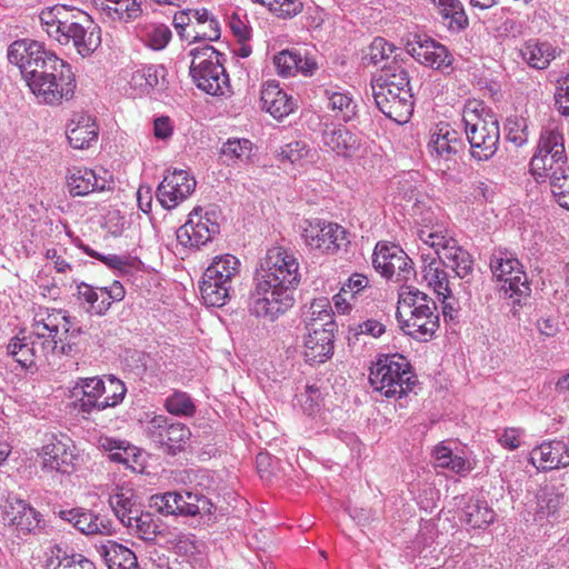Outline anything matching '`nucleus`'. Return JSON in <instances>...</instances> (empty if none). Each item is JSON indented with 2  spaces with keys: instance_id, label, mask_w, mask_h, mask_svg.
<instances>
[{
  "instance_id": "f257e3e1",
  "label": "nucleus",
  "mask_w": 569,
  "mask_h": 569,
  "mask_svg": "<svg viewBox=\"0 0 569 569\" xmlns=\"http://www.w3.org/2000/svg\"><path fill=\"white\" fill-rule=\"evenodd\" d=\"M299 281L297 259L282 248L269 249L256 272L254 288L248 297L250 313L271 321L278 319L293 306V291Z\"/></svg>"
},
{
  "instance_id": "f03ea898",
  "label": "nucleus",
  "mask_w": 569,
  "mask_h": 569,
  "mask_svg": "<svg viewBox=\"0 0 569 569\" xmlns=\"http://www.w3.org/2000/svg\"><path fill=\"white\" fill-rule=\"evenodd\" d=\"M39 19L49 38L61 46H72L82 58L101 44V29L86 11L66 4L43 9Z\"/></svg>"
},
{
  "instance_id": "7ed1b4c3",
  "label": "nucleus",
  "mask_w": 569,
  "mask_h": 569,
  "mask_svg": "<svg viewBox=\"0 0 569 569\" xmlns=\"http://www.w3.org/2000/svg\"><path fill=\"white\" fill-rule=\"evenodd\" d=\"M36 340L30 343L24 339H12L7 349L8 353L21 366L30 368L37 358L47 357L49 352L58 351V341H62L60 332L67 335L70 331V319L60 309L47 310L36 316L32 325Z\"/></svg>"
},
{
  "instance_id": "20e7f679",
  "label": "nucleus",
  "mask_w": 569,
  "mask_h": 569,
  "mask_svg": "<svg viewBox=\"0 0 569 569\" xmlns=\"http://www.w3.org/2000/svg\"><path fill=\"white\" fill-rule=\"evenodd\" d=\"M462 122L472 158L479 161L491 159L498 150L500 140L496 114L482 101H468L462 110Z\"/></svg>"
},
{
  "instance_id": "39448f33",
  "label": "nucleus",
  "mask_w": 569,
  "mask_h": 569,
  "mask_svg": "<svg viewBox=\"0 0 569 569\" xmlns=\"http://www.w3.org/2000/svg\"><path fill=\"white\" fill-rule=\"evenodd\" d=\"M369 382L383 397L397 399L411 391L417 379L405 357L382 355L370 367Z\"/></svg>"
},
{
  "instance_id": "423d86ee",
  "label": "nucleus",
  "mask_w": 569,
  "mask_h": 569,
  "mask_svg": "<svg viewBox=\"0 0 569 569\" xmlns=\"http://www.w3.org/2000/svg\"><path fill=\"white\" fill-rule=\"evenodd\" d=\"M51 61V66L29 77L27 84L40 102L58 106L73 97L76 79L66 61L60 58Z\"/></svg>"
},
{
  "instance_id": "0eeeda50",
  "label": "nucleus",
  "mask_w": 569,
  "mask_h": 569,
  "mask_svg": "<svg viewBox=\"0 0 569 569\" xmlns=\"http://www.w3.org/2000/svg\"><path fill=\"white\" fill-rule=\"evenodd\" d=\"M192 62L190 76L196 86L211 96H223L230 91L229 76L223 67V54L212 46L194 48L190 51Z\"/></svg>"
},
{
  "instance_id": "6e6552de",
  "label": "nucleus",
  "mask_w": 569,
  "mask_h": 569,
  "mask_svg": "<svg viewBox=\"0 0 569 569\" xmlns=\"http://www.w3.org/2000/svg\"><path fill=\"white\" fill-rule=\"evenodd\" d=\"M490 269L500 284V291L513 303L529 297L530 287L521 263L510 252L496 250L490 258Z\"/></svg>"
},
{
  "instance_id": "1a4fd4ad",
  "label": "nucleus",
  "mask_w": 569,
  "mask_h": 569,
  "mask_svg": "<svg viewBox=\"0 0 569 569\" xmlns=\"http://www.w3.org/2000/svg\"><path fill=\"white\" fill-rule=\"evenodd\" d=\"M563 142V136L558 130L541 133L537 151L530 161L533 176L551 181L553 172L569 169Z\"/></svg>"
},
{
  "instance_id": "9d476101",
  "label": "nucleus",
  "mask_w": 569,
  "mask_h": 569,
  "mask_svg": "<svg viewBox=\"0 0 569 569\" xmlns=\"http://www.w3.org/2000/svg\"><path fill=\"white\" fill-rule=\"evenodd\" d=\"M51 59H58L57 54L36 40H16L8 48V60L19 68L26 82L33 73L51 66Z\"/></svg>"
},
{
  "instance_id": "9b49d317",
  "label": "nucleus",
  "mask_w": 569,
  "mask_h": 569,
  "mask_svg": "<svg viewBox=\"0 0 569 569\" xmlns=\"http://www.w3.org/2000/svg\"><path fill=\"white\" fill-rule=\"evenodd\" d=\"M220 232L219 214L214 209L202 213L201 208H194L189 213L188 221L177 230V240L184 248L199 249Z\"/></svg>"
},
{
  "instance_id": "f8f14e48",
  "label": "nucleus",
  "mask_w": 569,
  "mask_h": 569,
  "mask_svg": "<svg viewBox=\"0 0 569 569\" xmlns=\"http://www.w3.org/2000/svg\"><path fill=\"white\" fill-rule=\"evenodd\" d=\"M148 438L168 453L176 455L184 449L191 437L190 429L181 422H173L167 416H154L146 426Z\"/></svg>"
},
{
  "instance_id": "ddd939ff",
  "label": "nucleus",
  "mask_w": 569,
  "mask_h": 569,
  "mask_svg": "<svg viewBox=\"0 0 569 569\" xmlns=\"http://www.w3.org/2000/svg\"><path fill=\"white\" fill-rule=\"evenodd\" d=\"M372 96L377 108L389 119L399 124L407 123L413 112L411 89L400 90L371 83Z\"/></svg>"
},
{
  "instance_id": "4468645a",
  "label": "nucleus",
  "mask_w": 569,
  "mask_h": 569,
  "mask_svg": "<svg viewBox=\"0 0 569 569\" xmlns=\"http://www.w3.org/2000/svg\"><path fill=\"white\" fill-rule=\"evenodd\" d=\"M196 180L186 170L168 172L157 189V199L166 209H173L186 200L196 188Z\"/></svg>"
},
{
  "instance_id": "2eb2a0df",
  "label": "nucleus",
  "mask_w": 569,
  "mask_h": 569,
  "mask_svg": "<svg viewBox=\"0 0 569 569\" xmlns=\"http://www.w3.org/2000/svg\"><path fill=\"white\" fill-rule=\"evenodd\" d=\"M113 186L112 174L103 169L73 167L69 170L68 187L74 197L87 196L96 191L110 190Z\"/></svg>"
},
{
  "instance_id": "dca6fc26",
  "label": "nucleus",
  "mask_w": 569,
  "mask_h": 569,
  "mask_svg": "<svg viewBox=\"0 0 569 569\" xmlns=\"http://www.w3.org/2000/svg\"><path fill=\"white\" fill-rule=\"evenodd\" d=\"M74 395H81L76 402V408L83 415L101 411L108 408V401L103 400L104 380L98 377L80 378L74 388Z\"/></svg>"
},
{
  "instance_id": "f3484780",
  "label": "nucleus",
  "mask_w": 569,
  "mask_h": 569,
  "mask_svg": "<svg viewBox=\"0 0 569 569\" xmlns=\"http://www.w3.org/2000/svg\"><path fill=\"white\" fill-rule=\"evenodd\" d=\"M401 329L410 337L421 341H428L439 328V315L437 306H431L417 311H409L408 318H402Z\"/></svg>"
},
{
  "instance_id": "a211bd4d",
  "label": "nucleus",
  "mask_w": 569,
  "mask_h": 569,
  "mask_svg": "<svg viewBox=\"0 0 569 569\" xmlns=\"http://www.w3.org/2000/svg\"><path fill=\"white\" fill-rule=\"evenodd\" d=\"M74 445L68 440H54L42 447L43 468L61 473H71L76 469L78 456Z\"/></svg>"
},
{
  "instance_id": "6ab92c4d",
  "label": "nucleus",
  "mask_w": 569,
  "mask_h": 569,
  "mask_svg": "<svg viewBox=\"0 0 569 569\" xmlns=\"http://www.w3.org/2000/svg\"><path fill=\"white\" fill-rule=\"evenodd\" d=\"M408 52L420 63L436 70H446L451 67L452 56L448 49L435 41L426 38L412 43L408 48Z\"/></svg>"
},
{
  "instance_id": "aec40b11",
  "label": "nucleus",
  "mask_w": 569,
  "mask_h": 569,
  "mask_svg": "<svg viewBox=\"0 0 569 569\" xmlns=\"http://www.w3.org/2000/svg\"><path fill=\"white\" fill-rule=\"evenodd\" d=\"M537 460V469L542 471L566 468L569 466V446L562 440L542 442L530 453V462L536 465Z\"/></svg>"
},
{
  "instance_id": "412c9836",
  "label": "nucleus",
  "mask_w": 569,
  "mask_h": 569,
  "mask_svg": "<svg viewBox=\"0 0 569 569\" xmlns=\"http://www.w3.org/2000/svg\"><path fill=\"white\" fill-rule=\"evenodd\" d=\"M9 522L16 527L19 533H36L40 529L41 515L28 502L18 498H10L6 509Z\"/></svg>"
},
{
  "instance_id": "4be33fe9",
  "label": "nucleus",
  "mask_w": 569,
  "mask_h": 569,
  "mask_svg": "<svg viewBox=\"0 0 569 569\" xmlns=\"http://www.w3.org/2000/svg\"><path fill=\"white\" fill-rule=\"evenodd\" d=\"M420 260L423 280L433 289L438 297L449 299L451 290L448 273L441 259L439 257H431L430 252L421 251Z\"/></svg>"
},
{
  "instance_id": "5701e85b",
  "label": "nucleus",
  "mask_w": 569,
  "mask_h": 569,
  "mask_svg": "<svg viewBox=\"0 0 569 569\" xmlns=\"http://www.w3.org/2000/svg\"><path fill=\"white\" fill-rule=\"evenodd\" d=\"M461 139L458 132L449 124L438 126L437 131L432 132L428 142V151L436 160L449 161L461 148Z\"/></svg>"
},
{
  "instance_id": "b1692460",
  "label": "nucleus",
  "mask_w": 569,
  "mask_h": 569,
  "mask_svg": "<svg viewBox=\"0 0 569 569\" xmlns=\"http://www.w3.org/2000/svg\"><path fill=\"white\" fill-rule=\"evenodd\" d=\"M262 108L274 119H282L293 111L295 102L276 81L267 82L261 90Z\"/></svg>"
},
{
  "instance_id": "393cba45",
  "label": "nucleus",
  "mask_w": 569,
  "mask_h": 569,
  "mask_svg": "<svg viewBox=\"0 0 569 569\" xmlns=\"http://www.w3.org/2000/svg\"><path fill=\"white\" fill-rule=\"evenodd\" d=\"M67 138L74 149L89 148L98 138V127L89 114H74L68 124Z\"/></svg>"
},
{
  "instance_id": "a878e982",
  "label": "nucleus",
  "mask_w": 569,
  "mask_h": 569,
  "mask_svg": "<svg viewBox=\"0 0 569 569\" xmlns=\"http://www.w3.org/2000/svg\"><path fill=\"white\" fill-rule=\"evenodd\" d=\"M322 141L325 146L345 158L353 157L360 148V139L343 126L326 129Z\"/></svg>"
},
{
  "instance_id": "bb28decb",
  "label": "nucleus",
  "mask_w": 569,
  "mask_h": 569,
  "mask_svg": "<svg viewBox=\"0 0 569 569\" xmlns=\"http://www.w3.org/2000/svg\"><path fill=\"white\" fill-rule=\"evenodd\" d=\"M335 335L323 331L318 335H303V356L306 362L319 365L333 355Z\"/></svg>"
},
{
  "instance_id": "cd10ccee",
  "label": "nucleus",
  "mask_w": 569,
  "mask_h": 569,
  "mask_svg": "<svg viewBox=\"0 0 569 569\" xmlns=\"http://www.w3.org/2000/svg\"><path fill=\"white\" fill-rule=\"evenodd\" d=\"M108 569H139L136 555L127 547L116 541H107L98 549Z\"/></svg>"
},
{
  "instance_id": "c85d7f7f",
  "label": "nucleus",
  "mask_w": 569,
  "mask_h": 569,
  "mask_svg": "<svg viewBox=\"0 0 569 569\" xmlns=\"http://www.w3.org/2000/svg\"><path fill=\"white\" fill-rule=\"evenodd\" d=\"M441 261L445 267L452 269L460 279H467L473 271V259L471 254L456 242L442 252Z\"/></svg>"
},
{
  "instance_id": "c756f323",
  "label": "nucleus",
  "mask_w": 569,
  "mask_h": 569,
  "mask_svg": "<svg viewBox=\"0 0 569 569\" xmlns=\"http://www.w3.org/2000/svg\"><path fill=\"white\" fill-rule=\"evenodd\" d=\"M48 569H96L94 563L80 553H68L67 549L54 546L47 560Z\"/></svg>"
},
{
  "instance_id": "7c9ffc66",
  "label": "nucleus",
  "mask_w": 569,
  "mask_h": 569,
  "mask_svg": "<svg viewBox=\"0 0 569 569\" xmlns=\"http://www.w3.org/2000/svg\"><path fill=\"white\" fill-rule=\"evenodd\" d=\"M556 51L551 44L529 40L520 49L521 58L532 68L545 69L555 59Z\"/></svg>"
},
{
  "instance_id": "2f4dec72",
  "label": "nucleus",
  "mask_w": 569,
  "mask_h": 569,
  "mask_svg": "<svg viewBox=\"0 0 569 569\" xmlns=\"http://www.w3.org/2000/svg\"><path fill=\"white\" fill-rule=\"evenodd\" d=\"M397 319L401 321L403 318V309L407 308L409 311H417L435 306L436 302L431 297L419 289L411 286H403L399 291Z\"/></svg>"
},
{
  "instance_id": "473e14b6",
  "label": "nucleus",
  "mask_w": 569,
  "mask_h": 569,
  "mask_svg": "<svg viewBox=\"0 0 569 569\" xmlns=\"http://www.w3.org/2000/svg\"><path fill=\"white\" fill-rule=\"evenodd\" d=\"M102 287H93L86 282L77 286V298L88 305L86 311L97 316H104L109 310L108 298L102 295Z\"/></svg>"
},
{
  "instance_id": "72a5a7b5",
  "label": "nucleus",
  "mask_w": 569,
  "mask_h": 569,
  "mask_svg": "<svg viewBox=\"0 0 569 569\" xmlns=\"http://www.w3.org/2000/svg\"><path fill=\"white\" fill-rule=\"evenodd\" d=\"M240 261L232 254H223L216 257L212 263L206 269L204 276L209 279L214 278L218 281L226 282L231 286L232 279L238 274Z\"/></svg>"
},
{
  "instance_id": "f704fd0d",
  "label": "nucleus",
  "mask_w": 569,
  "mask_h": 569,
  "mask_svg": "<svg viewBox=\"0 0 569 569\" xmlns=\"http://www.w3.org/2000/svg\"><path fill=\"white\" fill-rule=\"evenodd\" d=\"M190 14L191 20L193 19L196 21L194 26L203 27L209 23V30H197L196 28H192L191 31H188V38H191L192 41H216L220 38L219 22L207 9L193 10L190 11Z\"/></svg>"
},
{
  "instance_id": "c9c22d12",
  "label": "nucleus",
  "mask_w": 569,
  "mask_h": 569,
  "mask_svg": "<svg viewBox=\"0 0 569 569\" xmlns=\"http://www.w3.org/2000/svg\"><path fill=\"white\" fill-rule=\"evenodd\" d=\"M199 288L201 298L204 303L210 307H222L230 297V284L218 281L216 278L214 280L209 279L204 274L202 276V281L200 282Z\"/></svg>"
},
{
  "instance_id": "e433bc0d",
  "label": "nucleus",
  "mask_w": 569,
  "mask_h": 569,
  "mask_svg": "<svg viewBox=\"0 0 569 569\" xmlns=\"http://www.w3.org/2000/svg\"><path fill=\"white\" fill-rule=\"evenodd\" d=\"M321 229H323L319 239L321 246H317V249L322 252L335 253L349 242L346 229L337 223L323 221Z\"/></svg>"
},
{
  "instance_id": "4c0bfd02",
  "label": "nucleus",
  "mask_w": 569,
  "mask_h": 569,
  "mask_svg": "<svg viewBox=\"0 0 569 569\" xmlns=\"http://www.w3.org/2000/svg\"><path fill=\"white\" fill-rule=\"evenodd\" d=\"M495 511L485 500H470L463 509V521L471 528H482L495 520Z\"/></svg>"
},
{
  "instance_id": "58836bf2",
  "label": "nucleus",
  "mask_w": 569,
  "mask_h": 569,
  "mask_svg": "<svg viewBox=\"0 0 569 569\" xmlns=\"http://www.w3.org/2000/svg\"><path fill=\"white\" fill-rule=\"evenodd\" d=\"M433 458L438 467L447 468L458 475H467L472 470L471 462L458 455H453L451 449L445 445H439L433 449Z\"/></svg>"
},
{
  "instance_id": "ea45409f",
  "label": "nucleus",
  "mask_w": 569,
  "mask_h": 569,
  "mask_svg": "<svg viewBox=\"0 0 569 569\" xmlns=\"http://www.w3.org/2000/svg\"><path fill=\"white\" fill-rule=\"evenodd\" d=\"M375 84H381L382 87H387L395 90L411 89L409 83V73L408 71L398 62H392V64L388 67H383L381 73L378 77H375L371 81Z\"/></svg>"
},
{
  "instance_id": "a19ab883",
  "label": "nucleus",
  "mask_w": 569,
  "mask_h": 569,
  "mask_svg": "<svg viewBox=\"0 0 569 569\" xmlns=\"http://www.w3.org/2000/svg\"><path fill=\"white\" fill-rule=\"evenodd\" d=\"M59 515L61 519L72 523L74 528L84 535L100 532V523L98 522L99 518L89 510H61Z\"/></svg>"
},
{
  "instance_id": "79ce46f5",
  "label": "nucleus",
  "mask_w": 569,
  "mask_h": 569,
  "mask_svg": "<svg viewBox=\"0 0 569 569\" xmlns=\"http://www.w3.org/2000/svg\"><path fill=\"white\" fill-rule=\"evenodd\" d=\"M326 96L328 108L336 111V117H339L345 122L353 119L357 112V104L348 93L326 90Z\"/></svg>"
},
{
  "instance_id": "37998d69",
  "label": "nucleus",
  "mask_w": 569,
  "mask_h": 569,
  "mask_svg": "<svg viewBox=\"0 0 569 569\" xmlns=\"http://www.w3.org/2000/svg\"><path fill=\"white\" fill-rule=\"evenodd\" d=\"M315 150L305 141H292L283 147L278 153L280 161H288L291 164L303 166L305 162H311L315 157Z\"/></svg>"
},
{
  "instance_id": "c03bdc74",
  "label": "nucleus",
  "mask_w": 569,
  "mask_h": 569,
  "mask_svg": "<svg viewBox=\"0 0 569 569\" xmlns=\"http://www.w3.org/2000/svg\"><path fill=\"white\" fill-rule=\"evenodd\" d=\"M439 8L440 14L445 19H450L451 29H465L468 26V18L459 0H430Z\"/></svg>"
},
{
  "instance_id": "a18cd8bd",
  "label": "nucleus",
  "mask_w": 569,
  "mask_h": 569,
  "mask_svg": "<svg viewBox=\"0 0 569 569\" xmlns=\"http://www.w3.org/2000/svg\"><path fill=\"white\" fill-rule=\"evenodd\" d=\"M536 498L537 516L540 519L555 515L563 503V496L555 487L541 488Z\"/></svg>"
},
{
  "instance_id": "49530a36",
  "label": "nucleus",
  "mask_w": 569,
  "mask_h": 569,
  "mask_svg": "<svg viewBox=\"0 0 569 569\" xmlns=\"http://www.w3.org/2000/svg\"><path fill=\"white\" fill-rule=\"evenodd\" d=\"M251 152L252 142L244 138H230L221 147L222 157L232 162H249Z\"/></svg>"
},
{
  "instance_id": "de8ad7c7",
  "label": "nucleus",
  "mask_w": 569,
  "mask_h": 569,
  "mask_svg": "<svg viewBox=\"0 0 569 569\" xmlns=\"http://www.w3.org/2000/svg\"><path fill=\"white\" fill-rule=\"evenodd\" d=\"M418 237L425 244L433 249L435 252L431 253V257H439V259H441L442 252L457 242L453 238L443 234L442 231L428 227L419 229Z\"/></svg>"
},
{
  "instance_id": "09e8293b",
  "label": "nucleus",
  "mask_w": 569,
  "mask_h": 569,
  "mask_svg": "<svg viewBox=\"0 0 569 569\" xmlns=\"http://www.w3.org/2000/svg\"><path fill=\"white\" fill-rule=\"evenodd\" d=\"M166 410L178 417H192L196 413V405L191 397L183 391H174L164 401Z\"/></svg>"
},
{
  "instance_id": "8fccbe9b",
  "label": "nucleus",
  "mask_w": 569,
  "mask_h": 569,
  "mask_svg": "<svg viewBox=\"0 0 569 569\" xmlns=\"http://www.w3.org/2000/svg\"><path fill=\"white\" fill-rule=\"evenodd\" d=\"M391 260L392 262H389V269L385 274L386 278H395L396 281L402 282L409 280L415 274L411 259L399 248Z\"/></svg>"
},
{
  "instance_id": "3c124183",
  "label": "nucleus",
  "mask_w": 569,
  "mask_h": 569,
  "mask_svg": "<svg viewBox=\"0 0 569 569\" xmlns=\"http://www.w3.org/2000/svg\"><path fill=\"white\" fill-rule=\"evenodd\" d=\"M297 61H300V51L297 49H286L273 57V64L281 77L296 76Z\"/></svg>"
},
{
  "instance_id": "603ef678",
  "label": "nucleus",
  "mask_w": 569,
  "mask_h": 569,
  "mask_svg": "<svg viewBox=\"0 0 569 569\" xmlns=\"http://www.w3.org/2000/svg\"><path fill=\"white\" fill-rule=\"evenodd\" d=\"M550 186L558 204L569 210V168L553 172Z\"/></svg>"
},
{
  "instance_id": "864d4df0",
  "label": "nucleus",
  "mask_w": 569,
  "mask_h": 569,
  "mask_svg": "<svg viewBox=\"0 0 569 569\" xmlns=\"http://www.w3.org/2000/svg\"><path fill=\"white\" fill-rule=\"evenodd\" d=\"M396 47L383 38H376L368 47L362 60L369 64L377 66L383 60L388 59L395 51Z\"/></svg>"
},
{
  "instance_id": "5fc2aeb1",
  "label": "nucleus",
  "mask_w": 569,
  "mask_h": 569,
  "mask_svg": "<svg viewBox=\"0 0 569 569\" xmlns=\"http://www.w3.org/2000/svg\"><path fill=\"white\" fill-rule=\"evenodd\" d=\"M369 284V279L361 273H353L349 277L347 282L343 283L339 293L333 297L337 305L340 306V299L346 302V296H349L350 299H355L356 295L360 291L365 290Z\"/></svg>"
},
{
  "instance_id": "6e6d98bb",
  "label": "nucleus",
  "mask_w": 569,
  "mask_h": 569,
  "mask_svg": "<svg viewBox=\"0 0 569 569\" xmlns=\"http://www.w3.org/2000/svg\"><path fill=\"white\" fill-rule=\"evenodd\" d=\"M104 380L103 400L108 401V408L119 405L127 392L124 383L114 376H107Z\"/></svg>"
},
{
  "instance_id": "4d7b16f0",
  "label": "nucleus",
  "mask_w": 569,
  "mask_h": 569,
  "mask_svg": "<svg viewBox=\"0 0 569 569\" xmlns=\"http://www.w3.org/2000/svg\"><path fill=\"white\" fill-rule=\"evenodd\" d=\"M158 82V68L153 66L138 69L131 77L133 87L139 88L142 92L153 89Z\"/></svg>"
},
{
  "instance_id": "13d9d810",
  "label": "nucleus",
  "mask_w": 569,
  "mask_h": 569,
  "mask_svg": "<svg viewBox=\"0 0 569 569\" xmlns=\"http://www.w3.org/2000/svg\"><path fill=\"white\" fill-rule=\"evenodd\" d=\"M507 140L515 143L517 147L525 144L528 140L527 123L523 118H508L506 123Z\"/></svg>"
},
{
  "instance_id": "bf43d9fd",
  "label": "nucleus",
  "mask_w": 569,
  "mask_h": 569,
  "mask_svg": "<svg viewBox=\"0 0 569 569\" xmlns=\"http://www.w3.org/2000/svg\"><path fill=\"white\" fill-rule=\"evenodd\" d=\"M386 331V327L378 320L368 319L361 323H358L355 327H351L349 330V340L359 339V336H371L373 338H379Z\"/></svg>"
},
{
  "instance_id": "052dcab7",
  "label": "nucleus",
  "mask_w": 569,
  "mask_h": 569,
  "mask_svg": "<svg viewBox=\"0 0 569 569\" xmlns=\"http://www.w3.org/2000/svg\"><path fill=\"white\" fill-rule=\"evenodd\" d=\"M398 247L386 244H377L372 254V264L377 271L383 277L389 269V262H392L391 258L397 253Z\"/></svg>"
},
{
  "instance_id": "680f3d73",
  "label": "nucleus",
  "mask_w": 569,
  "mask_h": 569,
  "mask_svg": "<svg viewBox=\"0 0 569 569\" xmlns=\"http://www.w3.org/2000/svg\"><path fill=\"white\" fill-rule=\"evenodd\" d=\"M134 531L140 538L144 540H151L158 532V525L153 520L151 513H143L132 526L128 527Z\"/></svg>"
},
{
  "instance_id": "e2e57ef3",
  "label": "nucleus",
  "mask_w": 569,
  "mask_h": 569,
  "mask_svg": "<svg viewBox=\"0 0 569 569\" xmlns=\"http://www.w3.org/2000/svg\"><path fill=\"white\" fill-rule=\"evenodd\" d=\"M148 43L154 50L163 49L171 39V31L164 24H154L147 30Z\"/></svg>"
},
{
  "instance_id": "0e129e2a",
  "label": "nucleus",
  "mask_w": 569,
  "mask_h": 569,
  "mask_svg": "<svg viewBox=\"0 0 569 569\" xmlns=\"http://www.w3.org/2000/svg\"><path fill=\"white\" fill-rule=\"evenodd\" d=\"M132 502L133 495L130 490L116 492L109 498V505L120 521L126 518V513L132 507Z\"/></svg>"
},
{
  "instance_id": "69168bd1",
  "label": "nucleus",
  "mask_w": 569,
  "mask_h": 569,
  "mask_svg": "<svg viewBox=\"0 0 569 569\" xmlns=\"http://www.w3.org/2000/svg\"><path fill=\"white\" fill-rule=\"evenodd\" d=\"M322 226L323 221L320 219L306 220L303 222V224L301 226V236L308 247L317 249V246H321V243H319V239L320 232H323V229H321Z\"/></svg>"
},
{
  "instance_id": "338daca9",
  "label": "nucleus",
  "mask_w": 569,
  "mask_h": 569,
  "mask_svg": "<svg viewBox=\"0 0 569 569\" xmlns=\"http://www.w3.org/2000/svg\"><path fill=\"white\" fill-rule=\"evenodd\" d=\"M333 317L330 301L326 297L313 299L310 303L308 311L305 315V318H316L318 320L330 321V318Z\"/></svg>"
},
{
  "instance_id": "774afa93",
  "label": "nucleus",
  "mask_w": 569,
  "mask_h": 569,
  "mask_svg": "<svg viewBox=\"0 0 569 569\" xmlns=\"http://www.w3.org/2000/svg\"><path fill=\"white\" fill-rule=\"evenodd\" d=\"M152 506L162 515H172L176 516V510L178 507L176 506L177 491H169L162 495L152 496Z\"/></svg>"
}]
</instances>
